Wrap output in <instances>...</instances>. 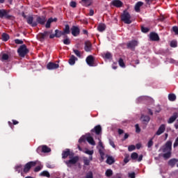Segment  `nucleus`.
<instances>
[{"label":"nucleus","mask_w":178,"mask_h":178,"mask_svg":"<svg viewBox=\"0 0 178 178\" xmlns=\"http://www.w3.org/2000/svg\"><path fill=\"white\" fill-rule=\"evenodd\" d=\"M63 33L64 35L65 34H70V26H69V24H66L65 26V29H63Z\"/></svg>","instance_id":"nucleus-33"},{"label":"nucleus","mask_w":178,"mask_h":178,"mask_svg":"<svg viewBox=\"0 0 178 178\" xmlns=\"http://www.w3.org/2000/svg\"><path fill=\"white\" fill-rule=\"evenodd\" d=\"M130 156L129 155H127L124 159V163H129L130 161V159H129Z\"/></svg>","instance_id":"nucleus-51"},{"label":"nucleus","mask_w":178,"mask_h":178,"mask_svg":"<svg viewBox=\"0 0 178 178\" xmlns=\"http://www.w3.org/2000/svg\"><path fill=\"white\" fill-rule=\"evenodd\" d=\"M131 19V16L130 15V13L129 12L124 10L123 12V14L121 15V19L125 24H131V21L130 20Z\"/></svg>","instance_id":"nucleus-4"},{"label":"nucleus","mask_w":178,"mask_h":178,"mask_svg":"<svg viewBox=\"0 0 178 178\" xmlns=\"http://www.w3.org/2000/svg\"><path fill=\"white\" fill-rule=\"evenodd\" d=\"M70 6H71V8H76V6H77V3H76V1H71L70 3Z\"/></svg>","instance_id":"nucleus-56"},{"label":"nucleus","mask_w":178,"mask_h":178,"mask_svg":"<svg viewBox=\"0 0 178 178\" xmlns=\"http://www.w3.org/2000/svg\"><path fill=\"white\" fill-rule=\"evenodd\" d=\"M40 176H43L44 177H51V175L49 174V172L48 171H42L40 173Z\"/></svg>","instance_id":"nucleus-39"},{"label":"nucleus","mask_w":178,"mask_h":178,"mask_svg":"<svg viewBox=\"0 0 178 178\" xmlns=\"http://www.w3.org/2000/svg\"><path fill=\"white\" fill-rule=\"evenodd\" d=\"M118 63L121 67H126V65L124 64V61L123 60V58H120L118 60Z\"/></svg>","instance_id":"nucleus-40"},{"label":"nucleus","mask_w":178,"mask_h":178,"mask_svg":"<svg viewBox=\"0 0 178 178\" xmlns=\"http://www.w3.org/2000/svg\"><path fill=\"white\" fill-rule=\"evenodd\" d=\"M15 42L17 44H23V40H19V39H15Z\"/></svg>","instance_id":"nucleus-57"},{"label":"nucleus","mask_w":178,"mask_h":178,"mask_svg":"<svg viewBox=\"0 0 178 178\" xmlns=\"http://www.w3.org/2000/svg\"><path fill=\"white\" fill-rule=\"evenodd\" d=\"M40 170H41V166L40 165H38L34 168V172H40Z\"/></svg>","instance_id":"nucleus-61"},{"label":"nucleus","mask_w":178,"mask_h":178,"mask_svg":"<svg viewBox=\"0 0 178 178\" xmlns=\"http://www.w3.org/2000/svg\"><path fill=\"white\" fill-rule=\"evenodd\" d=\"M94 56L90 55L86 58V63L88 65V66H95V65H94Z\"/></svg>","instance_id":"nucleus-14"},{"label":"nucleus","mask_w":178,"mask_h":178,"mask_svg":"<svg viewBox=\"0 0 178 178\" xmlns=\"http://www.w3.org/2000/svg\"><path fill=\"white\" fill-rule=\"evenodd\" d=\"M48 70H54L59 67V65L55 63L50 62L47 65Z\"/></svg>","instance_id":"nucleus-12"},{"label":"nucleus","mask_w":178,"mask_h":178,"mask_svg":"<svg viewBox=\"0 0 178 178\" xmlns=\"http://www.w3.org/2000/svg\"><path fill=\"white\" fill-rule=\"evenodd\" d=\"M33 20L34 17L33 16L28 17L26 19L28 24H30L32 27H37L38 23L36 22H33Z\"/></svg>","instance_id":"nucleus-11"},{"label":"nucleus","mask_w":178,"mask_h":178,"mask_svg":"<svg viewBox=\"0 0 178 178\" xmlns=\"http://www.w3.org/2000/svg\"><path fill=\"white\" fill-rule=\"evenodd\" d=\"M10 38V36H9V34H8L6 33H2V35H1L2 41H4L5 42H6V41H8Z\"/></svg>","instance_id":"nucleus-28"},{"label":"nucleus","mask_w":178,"mask_h":178,"mask_svg":"<svg viewBox=\"0 0 178 178\" xmlns=\"http://www.w3.org/2000/svg\"><path fill=\"white\" fill-rule=\"evenodd\" d=\"M30 52V50L27 49V46L26 44L21 45L17 49V53L19 56L21 58H24Z\"/></svg>","instance_id":"nucleus-3"},{"label":"nucleus","mask_w":178,"mask_h":178,"mask_svg":"<svg viewBox=\"0 0 178 178\" xmlns=\"http://www.w3.org/2000/svg\"><path fill=\"white\" fill-rule=\"evenodd\" d=\"M55 35H56V38H60V37H62V35H65L63 31L56 29L55 30Z\"/></svg>","instance_id":"nucleus-34"},{"label":"nucleus","mask_w":178,"mask_h":178,"mask_svg":"<svg viewBox=\"0 0 178 178\" xmlns=\"http://www.w3.org/2000/svg\"><path fill=\"white\" fill-rule=\"evenodd\" d=\"M85 178H94V176L92 175V172L90 171L89 172H88L86 174V176L85 177Z\"/></svg>","instance_id":"nucleus-47"},{"label":"nucleus","mask_w":178,"mask_h":178,"mask_svg":"<svg viewBox=\"0 0 178 178\" xmlns=\"http://www.w3.org/2000/svg\"><path fill=\"white\" fill-rule=\"evenodd\" d=\"M134 149H136V146L134 145H131L128 147V151H129V152L134 151Z\"/></svg>","instance_id":"nucleus-45"},{"label":"nucleus","mask_w":178,"mask_h":178,"mask_svg":"<svg viewBox=\"0 0 178 178\" xmlns=\"http://www.w3.org/2000/svg\"><path fill=\"white\" fill-rule=\"evenodd\" d=\"M135 127L136 133H140L141 131V129H140V126L138 125V124H136L135 125Z\"/></svg>","instance_id":"nucleus-55"},{"label":"nucleus","mask_w":178,"mask_h":178,"mask_svg":"<svg viewBox=\"0 0 178 178\" xmlns=\"http://www.w3.org/2000/svg\"><path fill=\"white\" fill-rule=\"evenodd\" d=\"M91 49H92V44L90 42V41L86 42L84 47L86 52H91Z\"/></svg>","instance_id":"nucleus-19"},{"label":"nucleus","mask_w":178,"mask_h":178,"mask_svg":"<svg viewBox=\"0 0 178 178\" xmlns=\"http://www.w3.org/2000/svg\"><path fill=\"white\" fill-rule=\"evenodd\" d=\"M170 47L172 48H176V47H177V42L176 40H172L170 42Z\"/></svg>","instance_id":"nucleus-42"},{"label":"nucleus","mask_w":178,"mask_h":178,"mask_svg":"<svg viewBox=\"0 0 178 178\" xmlns=\"http://www.w3.org/2000/svg\"><path fill=\"white\" fill-rule=\"evenodd\" d=\"M37 165V161H30L28 162L24 166L23 172L24 173H29L30 172V170L31 168H34Z\"/></svg>","instance_id":"nucleus-5"},{"label":"nucleus","mask_w":178,"mask_h":178,"mask_svg":"<svg viewBox=\"0 0 178 178\" xmlns=\"http://www.w3.org/2000/svg\"><path fill=\"white\" fill-rule=\"evenodd\" d=\"M15 172H17L18 173L21 172V175L23 176V172L22 171L23 170V165L22 164L17 165L15 167Z\"/></svg>","instance_id":"nucleus-26"},{"label":"nucleus","mask_w":178,"mask_h":178,"mask_svg":"<svg viewBox=\"0 0 178 178\" xmlns=\"http://www.w3.org/2000/svg\"><path fill=\"white\" fill-rule=\"evenodd\" d=\"M140 120L144 123V124H148L149 123V120H151V118L148 115H142L140 117Z\"/></svg>","instance_id":"nucleus-18"},{"label":"nucleus","mask_w":178,"mask_h":178,"mask_svg":"<svg viewBox=\"0 0 178 178\" xmlns=\"http://www.w3.org/2000/svg\"><path fill=\"white\" fill-rule=\"evenodd\" d=\"M113 175V171L111 169H108L106 170L105 176L106 177H111Z\"/></svg>","instance_id":"nucleus-35"},{"label":"nucleus","mask_w":178,"mask_h":178,"mask_svg":"<svg viewBox=\"0 0 178 178\" xmlns=\"http://www.w3.org/2000/svg\"><path fill=\"white\" fill-rule=\"evenodd\" d=\"M49 34H52V31L40 33L38 35V39L39 40V41H41L42 42L43 41H45V38H47V37H48Z\"/></svg>","instance_id":"nucleus-6"},{"label":"nucleus","mask_w":178,"mask_h":178,"mask_svg":"<svg viewBox=\"0 0 178 178\" xmlns=\"http://www.w3.org/2000/svg\"><path fill=\"white\" fill-rule=\"evenodd\" d=\"M111 5L115 8H122V6H123V2L120 0H113Z\"/></svg>","instance_id":"nucleus-17"},{"label":"nucleus","mask_w":178,"mask_h":178,"mask_svg":"<svg viewBox=\"0 0 178 178\" xmlns=\"http://www.w3.org/2000/svg\"><path fill=\"white\" fill-rule=\"evenodd\" d=\"M137 45H138V41L137 40H131L127 43V47L128 49H135Z\"/></svg>","instance_id":"nucleus-7"},{"label":"nucleus","mask_w":178,"mask_h":178,"mask_svg":"<svg viewBox=\"0 0 178 178\" xmlns=\"http://www.w3.org/2000/svg\"><path fill=\"white\" fill-rule=\"evenodd\" d=\"M3 17H5V19H10L12 15L8 14V11L6 10L1 9L0 10V19H3Z\"/></svg>","instance_id":"nucleus-8"},{"label":"nucleus","mask_w":178,"mask_h":178,"mask_svg":"<svg viewBox=\"0 0 178 178\" xmlns=\"http://www.w3.org/2000/svg\"><path fill=\"white\" fill-rule=\"evenodd\" d=\"M149 39L151 41H159V35L155 32H152L149 34Z\"/></svg>","instance_id":"nucleus-16"},{"label":"nucleus","mask_w":178,"mask_h":178,"mask_svg":"<svg viewBox=\"0 0 178 178\" xmlns=\"http://www.w3.org/2000/svg\"><path fill=\"white\" fill-rule=\"evenodd\" d=\"M81 3L83 6H91L92 5V0H81Z\"/></svg>","instance_id":"nucleus-25"},{"label":"nucleus","mask_w":178,"mask_h":178,"mask_svg":"<svg viewBox=\"0 0 178 178\" xmlns=\"http://www.w3.org/2000/svg\"><path fill=\"white\" fill-rule=\"evenodd\" d=\"M165 130H166V126L165 124H161L157 131L156 132V136H161L163 133H165Z\"/></svg>","instance_id":"nucleus-15"},{"label":"nucleus","mask_w":178,"mask_h":178,"mask_svg":"<svg viewBox=\"0 0 178 178\" xmlns=\"http://www.w3.org/2000/svg\"><path fill=\"white\" fill-rule=\"evenodd\" d=\"M46 22L47 18L44 16H39L36 19V23H38V24H41L42 26H44Z\"/></svg>","instance_id":"nucleus-13"},{"label":"nucleus","mask_w":178,"mask_h":178,"mask_svg":"<svg viewBox=\"0 0 178 178\" xmlns=\"http://www.w3.org/2000/svg\"><path fill=\"white\" fill-rule=\"evenodd\" d=\"M106 157L107 158L106 163H107V165H113V163H115V158L112 157V156L108 155H106Z\"/></svg>","instance_id":"nucleus-20"},{"label":"nucleus","mask_w":178,"mask_h":178,"mask_svg":"<svg viewBox=\"0 0 178 178\" xmlns=\"http://www.w3.org/2000/svg\"><path fill=\"white\" fill-rule=\"evenodd\" d=\"M104 58L106 59H111V58H112V54L109 52H106V54H104Z\"/></svg>","instance_id":"nucleus-44"},{"label":"nucleus","mask_w":178,"mask_h":178,"mask_svg":"<svg viewBox=\"0 0 178 178\" xmlns=\"http://www.w3.org/2000/svg\"><path fill=\"white\" fill-rule=\"evenodd\" d=\"M161 151L165 153L163 154V157L165 159H169L172 155V141L168 140L161 147Z\"/></svg>","instance_id":"nucleus-2"},{"label":"nucleus","mask_w":178,"mask_h":178,"mask_svg":"<svg viewBox=\"0 0 178 178\" xmlns=\"http://www.w3.org/2000/svg\"><path fill=\"white\" fill-rule=\"evenodd\" d=\"M86 140L90 145H95V140H94V138H92V136H88Z\"/></svg>","instance_id":"nucleus-31"},{"label":"nucleus","mask_w":178,"mask_h":178,"mask_svg":"<svg viewBox=\"0 0 178 178\" xmlns=\"http://www.w3.org/2000/svg\"><path fill=\"white\" fill-rule=\"evenodd\" d=\"M141 31H142V33H148V31H149V29H148L147 27L142 26Z\"/></svg>","instance_id":"nucleus-50"},{"label":"nucleus","mask_w":178,"mask_h":178,"mask_svg":"<svg viewBox=\"0 0 178 178\" xmlns=\"http://www.w3.org/2000/svg\"><path fill=\"white\" fill-rule=\"evenodd\" d=\"M168 99L169 101H171V102H174V101H176V95L171 93L168 95Z\"/></svg>","instance_id":"nucleus-36"},{"label":"nucleus","mask_w":178,"mask_h":178,"mask_svg":"<svg viewBox=\"0 0 178 178\" xmlns=\"http://www.w3.org/2000/svg\"><path fill=\"white\" fill-rule=\"evenodd\" d=\"M73 52L75 54L76 56H78V58H81V54L80 53V51L77 49H73Z\"/></svg>","instance_id":"nucleus-43"},{"label":"nucleus","mask_w":178,"mask_h":178,"mask_svg":"<svg viewBox=\"0 0 178 178\" xmlns=\"http://www.w3.org/2000/svg\"><path fill=\"white\" fill-rule=\"evenodd\" d=\"M2 59L3 60H8V59H9V55H8L6 54H3L2 56Z\"/></svg>","instance_id":"nucleus-54"},{"label":"nucleus","mask_w":178,"mask_h":178,"mask_svg":"<svg viewBox=\"0 0 178 178\" xmlns=\"http://www.w3.org/2000/svg\"><path fill=\"white\" fill-rule=\"evenodd\" d=\"M112 178H122V174L117 173L115 175H113Z\"/></svg>","instance_id":"nucleus-58"},{"label":"nucleus","mask_w":178,"mask_h":178,"mask_svg":"<svg viewBox=\"0 0 178 178\" xmlns=\"http://www.w3.org/2000/svg\"><path fill=\"white\" fill-rule=\"evenodd\" d=\"M57 18H49L45 25L46 29H49L51 27V23H53V22H57Z\"/></svg>","instance_id":"nucleus-21"},{"label":"nucleus","mask_w":178,"mask_h":178,"mask_svg":"<svg viewBox=\"0 0 178 178\" xmlns=\"http://www.w3.org/2000/svg\"><path fill=\"white\" fill-rule=\"evenodd\" d=\"M106 29V25H105V24H100L97 26V30L100 33H102V31H105Z\"/></svg>","instance_id":"nucleus-29"},{"label":"nucleus","mask_w":178,"mask_h":178,"mask_svg":"<svg viewBox=\"0 0 178 178\" xmlns=\"http://www.w3.org/2000/svg\"><path fill=\"white\" fill-rule=\"evenodd\" d=\"M99 154L100 155L101 161L102 162L104 159H105V153L104 152V150H102V149H99Z\"/></svg>","instance_id":"nucleus-37"},{"label":"nucleus","mask_w":178,"mask_h":178,"mask_svg":"<svg viewBox=\"0 0 178 178\" xmlns=\"http://www.w3.org/2000/svg\"><path fill=\"white\" fill-rule=\"evenodd\" d=\"M83 163L86 166H90V160L87 157H83Z\"/></svg>","instance_id":"nucleus-41"},{"label":"nucleus","mask_w":178,"mask_h":178,"mask_svg":"<svg viewBox=\"0 0 178 178\" xmlns=\"http://www.w3.org/2000/svg\"><path fill=\"white\" fill-rule=\"evenodd\" d=\"M109 144L113 147V148H116V145H115V142H113V140L112 139H108Z\"/></svg>","instance_id":"nucleus-49"},{"label":"nucleus","mask_w":178,"mask_h":178,"mask_svg":"<svg viewBox=\"0 0 178 178\" xmlns=\"http://www.w3.org/2000/svg\"><path fill=\"white\" fill-rule=\"evenodd\" d=\"M129 177L130 178H136V173L135 172H131L129 174Z\"/></svg>","instance_id":"nucleus-60"},{"label":"nucleus","mask_w":178,"mask_h":178,"mask_svg":"<svg viewBox=\"0 0 178 178\" xmlns=\"http://www.w3.org/2000/svg\"><path fill=\"white\" fill-rule=\"evenodd\" d=\"M67 156H69L70 160L65 161L67 168H71L72 165H76V163L79 162V156H74V153L73 152H70V149H66L62 153L63 159H66Z\"/></svg>","instance_id":"nucleus-1"},{"label":"nucleus","mask_w":178,"mask_h":178,"mask_svg":"<svg viewBox=\"0 0 178 178\" xmlns=\"http://www.w3.org/2000/svg\"><path fill=\"white\" fill-rule=\"evenodd\" d=\"M89 15L90 16H94V10H92V9L90 10Z\"/></svg>","instance_id":"nucleus-64"},{"label":"nucleus","mask_w":178,"mask_h":178,"mask_svg":"<svg viewBox=\"0 0 178 178\" xmlns=\"http://www.w3.org/2000/svg\"><path fill=\"white\" fill-rule=\"evenodd\" d=\"M92 133H95L97 136H99L101 133H102V127L101 125H97L94 127V129H91Z\"/></svg>","instance_id":"nucleus-10"},{"label":"nucleus","mask_w":178,"mask_h":178,"mask_svg":"<svg viewBox=\"0 0 178 178\" xmlns=\"http://www.w3.org/2000/svg\"><path fill=\"white\" fill-rule=\"evenodd\" d=\"M178 118V113H174L172 116H171L168 121V123L170 124V123H173V122H175V120H176V119Z\"/></svg>","instance_id":"nucleus-24"},{"label":"nucleus","mask_w":178,"mask_h":178,"mask_svg":"<svg viewBox=\"0 0 178 178\" xmlns=\"http://www.w3.org/2000/svg\"><path fill=\"white\" fill-rule=\"evenodd\" d=\"M178 163V159H171L170 161H168V165L169 166H171V168H175L176 165H177Z\"/></svg>","instance_id":"nucleus-22"},{"label":"nucleus","mask_w":178,"mask_h":178,"mask_svg":"<svg viewBox=\"0 0 178 178\" xmlns=\"http://www.w3.org/2000/svg\"><path fill=\"white\" fill-rule=\"evenodd\" d=\"M143 154H140V155L138 157V162H141V161H143Z\"/></svg>","instance_id":"nucleus-63"},{"label":"nucleus","mask_w":178,"mask_h":178,"mask_svg":"<svg viewBox=\"0 0 178 178\" xmlns=\"http://www.w3.org/2000/svg\"><path fill=\"white\" fill-rule=\"evenodd\" d=\"M154 145V141H152V139L149 140L147 143V147L148 148H151Z\"/></svg>","instance_id":"nucleus-52"},{"label":"nucleus","mask_w":178,"mask_h":178,"mask_svg":"<svg viewBox=\"0 0 178 178\" xmlns=\"http://www.w3.org/2000/svg\"><path fill=\"white\" fill-rule=\"evenodd\" d=\"M161 106H157L156 107V111H155L156 113H159V112H161Z\"/></svg>","instance_id":"nucleus-59"},{"label":"nucleus","mask_w":178,"mask_h":178,"mask_svg":"<svg viewBox=\"0 0 178 178\" xmlns=\"http://www.w3.org/2000/svg\"><path fill=\"white\" fill-rule=\"evenodd\" d=\"M85 154H87L88 155H92L94 154V150H89L87 149L85 151Z\"/></svg>","instance_id":"nucleus-53"},{"label":"nucleus","mask_w":178,"mask_h":178,"mask_svg":"<svg viewBox=\"0 0 178 178\" xmlns=\"http://www.w3.org/2000/svg\"><path fill=\"white\" fill-rule=\"evenodd\" d=\"M86 141V138L81 137L79 140V143H84Z\"/></svg>","instance_id":"nucleus-62"},{"label":"nucleus","mask_w":178,"mask_h":178,"mask_svg":"<svg viewBox=\"0 0 178 178\" xmlns=\"http://www.w3.org/2000/svg\"><path fill=\"white\" fill-rule=\"evenodd\" d=\"M76 60H77V58H76V56H74V55H72L70 58L68 62H69L70 65H71V66H73V65H74V63H76Z\"/></svg>","instance_id":"nucleus-27"},{"label":"nucleus","mask_w":178,"mask_h":178,"mask_svg":"<svg viewBox=\"0 0 178 178\" xmlns=\"http://www.w3.org/2000/svg\"><path fill=\"white\" fill-rule=\"evenodd\" d=\"M42 152H44V154H47L48 152H51V148H49L47 145H42Z\"/></svg>","instance_id":"nucleus-32"},{"label":"nucleus","mask_w":178,"mask_h":178,"mask_svg":"<svg viewBox=\"0 0 178 178\" xmlns=\"http://www.w3.org/2000/svg\"><path fill=\"white\" fill-rule=\"evenodd\" d=\"M148 99H149V97H147V96H142L138 98V102H147V101H148Z\"/></svg>","instance_id":"nucleus-30"},{"label":"nucleus","mask_w":178,"mask_h":178,"mask_svg":"<svg viewBox=\"0 0 178 178\" xmlns=\"http://www.w3.org/2000/svg\"><path fill=\"white\" fill-rule=\"evenodd\" d=\"M71 33L74 37H77V35H80V29L79 26H72L71 28Z\"/></svg>","instance_id":"nucleus-9"},{"label":"nucleus","mask_w":178,"mask_h":178,"mask_svg":"<svg viewBox=\"0 0 178 178\" xmlns=\"http://www.w3.org/2000/svg\"><path fill=\"white\" fill-rule=\"evenodd\" d=\"M138 159V154H137V152H133L131 154V159H132L133 161H136V159Z\"/></svg>","instance_id":"nucleus-38"},{"label":"nucleus","mask_w":178,"mask_h":178,"mask_svg":"<svg viewBox=\"0 0 178 178\" xmlns=\"http://www.w3.org/2000/svg\"><path fill=\"white\" fill-rule=\"evenodd\" d=\"M172 31L175 33V35H178V26H172Z\"/></svg>","instance_id":"nucleus-46"},{"label":"nucleus","mask_w":178,"mask_h":178,"mask_svg":"<svg viewBox=\"0 0 178 178\" xmlns=\"http://www.w3.org/2000/svg\"><path fill=\"white\" fill-rule=\"evenodd\" d=\"M144 5V3L143 1H138L136 3L135 5V11L137 13H140V8Z\"/></svg>","instance_id":"nucleus-23"},{"label":"nucleus","mask_w":178,"mask_h":178,"mask_svg":"<svg viewBox=\"0 0 178 178\" xmlns=\"http://www.w3.org/2000/svg\"><path fill=\"white\" fill-rule=\"evenodd\" d=\"M63 44L65 45H70V39L66 38L63 40Z\"/></svg>","instance_id":"nucleus-48"}]
</instances>
